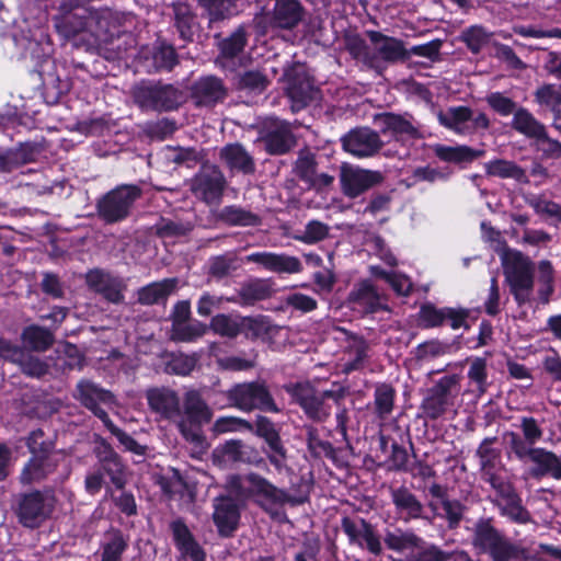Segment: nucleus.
<instances>
[{
  "label": "nucleus",
  "instance_id": "nucleus-1",
  "mask_svg": "<svg viewBox=\"0 0 561 561\" xmlns=\"http://www.w3.org/2000/svg\"><path fill=\"white\" fill-rule=\"evenodd\" d=\"M505 282L515 300L522 305L530 300L534 288V263L517 250L505 251L501 257Z\"/></svg>",
  "mask_w": 561,
  "mask_h": 561
},
{
  "label": "nucleus",
  "instance_id": "nucleus-2",
  "mask_svg": "<svg viewBox=\"0 0 561 561\" xmlns=\"http://www.w3.org/2000/svg\"><path fill=\"white\" fill-rule=\"evenodd\" d=\"M184 412L186 419L178 423V427L186 442L193 445L196 453H204L208 448L201 426L211 420L213 412L201 394L195 390H190L184 398Z\"/></svg>",
  "mask_w": 561,
  "mask_h": 561
},
{
  "label": "nucleus",
  "instance_id": "nucleus-3",
  "mask_svg": "<svg viewBox=\"0 0 561 561\" xmlns=\"http://www.w3.org/2000/svg\"><path fill=\"white\" fill-rule=\"evenodd\" d=\"M228 489L238 496H256L260 504L268 507L273 504H283L289 501V496L271 484L266 479L250 473L247 476H231L227 480Z\"/></svg>",
  "mask_w": 561,
  "mask_h": 561
},
{
  "label": "nucleus",
  "instance_id": "nucleus-4",
  "mask_svg": "<svg viewBox=\"0 0 561 561\" xmlns=\"http://www.w3.org/2000/svg\"><path fill=\"white\" fill-rule=\"evenodd\" d=\"M473 546L493 561H511L519 556V548L506 539L490 522L477 524Z\"/></svg>",
  "mask_w": 561,
  "mask_h": 561
},
{
  "label": "nucleus",
  "instance_id": "nucleus-5",
  "mask_svg": "<svg viewBox=\"0 0 561 561\" xmlns=\"http://www.w3.org/2000/svg\"><path fill=\"white\" fill-rule=\"evenodd\" d=\"M141 196V188L133 184H124L106 193L98 202L100 217L108 222L124 220L130 214L134 203Z\"/></svg>",
  "mask_w": 561,
  "mask_h": 561
},
{
  "label": "nucleus",
  "instance_id": "nucleus-6",
  "mask_svg": "<svg viewBox=\"0 0 561 561\" xmlns=\"http://www.w3.org/2000/svg\"><path fill=\"white\" fill-rule=\"evenodd\" d=\"M227 398L232 407L244 412L255 409L273 413L279 412L268 389L261 382L234 385L227 391Z\"/></svg>",
  "mask_w": 561,
  "mask_h": 561
},
{
  "label": "nucleus",
  "instance_id": "nucleus-7",
  "mask_svg": "<svg viewBox=\"0 0 561 561\" xmlns=\"http://www.w3.org/2000/svg\"><path fill=\"white\" fill-rule=\"evenodd\" d=\"M134 99L144 110L170 111L179 106L182 94L170 84L141 82L134 89Z\"/></svg>",
  "mask_w": 561,
  "mask_h": 561
},
{
  "label": "nucleus",
  "instance_id": "nucleus-8",
  "mask_svg": "<svg viewBox=\"0 0 561 561\" xmlns=\"http://www.w3.org/2000/svg\"><path fill=\"white\" fill-rule=\"evenodd\" d=\"M285 389L300 404L306 414L316 421H323L331 413V408L325 400L337 399V396L330 390L317 392L310 382L290 383Z\"/></svg>",
  "mask_w": 561,
  "mask_h": 561
},
{
  "label": "nucleus",
  "instance_id": "nucleus-9",
  "mask_svg": "<svg viewBox=\"0 0 561 561\" xmlns=\"http://www.w3.org/2000/svg\"><path fill=\"white\" fill-rule=\"evenodd\" d=\"M87 409L98 416L104 425L111 422L105 409L112 410L115 405L114 396L92 381L81 380L77 385L75 396Z\"/></svg>",
  "mask_w": 561,
  "mask_h": 561
},
{
  "label": "nucleus",
  "instance_id": "nucleus-10",
  "mask_svg": "<svg viewBox=\"0 0 561 561\" xmlns=\"http://www.w3.org/2000/svg\"><path fill=\"white\" fill-rule=\"evenodd\" d=\"M459 381L458 376L450 375L440 378L428 391L422 402V410L430 419L443 415L454 403L451 390Z\"/></svg>",
  "mask_w": 561,
  "mask_h": 561
},
{
  "label": "nucleus",
  "instance_id": "nucleus-11",
  "mask_svg": "<svg viewBox=\"0 0 561 561\" xmlns=\"http://www.w3.org/2000/svg\"><path fill=\"white\" fill-rule=\"evenodd\" d=\"M104 20L95 11L83 10L82 14H65L56 19V27L58 32L67 37H73L81 32H89L92 36L98 37L105 30Z\"/></svg>",
  "mask_w": 561,
  "mask_h": 561
},
{
  "label": "nucleus",
  "instance_id": "nucleus-12",
  "mask_svg": "<svg viewBox=\"0 0 561 561\" xmlns=\"http://www.w3.org/2000/svg\"><path fill=\"white\" fill-rule=\"evenodd\" d=\"M343 193L348 197H357L382 181L378 171L365 170L350 164H343L340 174Z\"/></svg>",
  "mask_w": 561,
  "mask_h": 561
},
{
  "label": "nucleus",
  "instance_id": "nucleus-13",
  "mask_svg": "<svg viewBox=\"0 0 561 561\" xmlns=\"http://www.w3.org/2000/svg\"><path fill=\"white\" fill-rule=\"evenodd\" d=\"M54 505L55 499L50 494L39 492L27 494L20 503V520L26 527L38 526L49 516Z\"/></svg>",
  "mask_w": 561,
  "mask_h": 561
},
{
  "label": "nucleus",
  "instance_id": "nucleus-14",
  "mask_svg": "<svg viewBox=\"0 0 561 561\" xmlns=\"http://www.w3.org/2000/svg\"><path fill=\"white\" fill-rule=\"evenodd\" d=\"M493 489L496 491L494 502L502 516L517 524H527L531 520L529 512L523 506L522 499L508 481L496 484Z\"/></svg>",
  "mask_w": 561,
  "mask_h": 561
},
{
  "label": "nucleus",
  "instance_id": "nucleus-15",
  "mask_svg": "<svg viewBox=\"0 0 561 561\" xmlns=\"http://www.w3.org/2000/svg\"><path fill=\"white\" fill-rule=\"evenodd\" d=\"M225 185L222 173L213 165L205 167L192 182L193 193L205 201L213 203L219 199Z\"/></svg>",
  "mask_w": 561,
  "mask_h": 561
},
{
  "label": "nucleus",
  "instance_id": "nucleus-16",
  "mask_svg": "<svg viewBox=\"0 0 561 561\" xmlns=\"http://www.w3.org/2000/svg\"><path fill=\"white\" fill-rule=\"evenodd\" d=\"M493 442L494 439L491 438L484 439L477 450L482 478L489 482L492 488L506 482L501 474L504 470L501 462V451L492 446Z\"/></svg>",
  "mask_w": 561,
  "mask_h": 561
},
{
  "label": "nucleus",
  "instance_id": "nucleus-17",
  "mask_svg": "<svg viewBox=\"0 0 561 561\" xmlns=\"http://www.w3.org/2000/svg\"><path fill=\"white\" fill-rule=\"evenodd\" d=\"M243 261L245 263H255L274 273L295 274L302 271V265L298 257L284 253L255 252L247 255Z\"/></svg>",
  "mask_w": 561,
  "mask_h": 561
},
{
  "label": "nucleus",
  "instance_id": "nucleus-18",
  "mask_svg": "<svg viewBox=\"0 0 561 561\" xmlns=\"http://www.w3.org/2000/svg\"><path fill=\"white\" fill-rule=\"evenodd\" d=\"M342 144L347 152L358 158L373 156L381 147L378 134L369 128L351 130L342 138Z\"/></svg>",
  "mask_w": 561,
  "mask_h": 561
},
{
  "label": "nucleus",
  "instance_id": "nucleus-19",
  "mask_svg": "<svg viewBox=\"0 0 561 561\" xmlns=\"http://www.w3.org/2000/svg\"><path fill=\"white\" fill-rule=\"evenodd\" d=\"M344 337L343 355L340 359V368L348 374L364 367L368 358V344L363 337L341 332Z\"/></svg>",
  "mask_w": 561,
  "mask_h": 561
},
{
  "label": "nucleus",
  "instance_id": "nucleus-20",
  "mask_svg": "<svg viewBox=\"0 0 561 561\" xmlns=\"http://www.w3.org/2000/svg\"><path fill=\"white\" fill-rule=\"evenodd\" d=\"M368 36L374 49L371 55L377 56V65L379 60L392 64L408 58L409 53L400 39L386 36L376 31L368 32Z\"/></svg>",
  "mask_w": 561,
  "mask_h": 561
},
{
  "label": "nucleus",
  "instance_id": "nucleus-21",
  "mask_svg": "<svg viewBox=\"0 0 561 561\" xmlns=\"http://www.w3.org/2000/svg\"><path fill=\"white\" fill-rule=\"evenodd\" d=\"M353 309L363 312H376L383 308L382 298L369 280L357 283L348 295Z\"/></svg>",
  "mask_w": 561,
  "mask_h": 561
},
{
  "label": "nucleus",
  "instance_id": "nucleus-22",
  "mask_svg": "<svg viewBox=\"0 0 561 561\" xmlns=\"http://www.w3.org/2000/svg\"><path fill=\"white\" fill-rule=\"evenodd\" d=\"M213 519L221 536H230L239 524L240 513L238 505L228 497L216 499Z\"/></svg>",
  "mask_w": 561,
  "mask_h": 561
},
{
  "label": "nucleus",
  "instance_id": "nucleus-23",
  "mask_svg": "<svg viewBox=\"0 0 561 561\" xmlns=\"http://www.w3.org/2000/svg\"><path fill=\"white\" fill-rule=\"evenodd\" d=\"M343 530L348 536L351 542L357 543L362 548H367L369 552L379 554L381 552V542L375 534L373 527L365 520L355 523L348 518L343 519Z\"/></svg>",
  "mask_w": 561,
  "mask_h": 561
},
{
  "label": "nucleus",
  "instance_id": "nucleus-24",
  "mask_svg": "<svg viewBox=\"0 0 561 561\" xmlns=\"http://www.w3.org/2000/svg\"><path fill=\"white\" fill-rule=\"evenodd\" d=\"M264 325V318H241L238 316L217 314L210 321V329L222 336H237L242 328L254 329Z\"/></svg>",
  "mask_w": 561,
  "mask_h": 561
},
{
  "label": "nucleus",
  "instance_id": "nucleus-25",
  "mask_svg": "<svg viewBox=\"0 0 561 561\" xmlns=\"http://www.w3.org/2000/svg\"><path fill=\"white\" fill-rule=\"evenodd\" d=\"M60 455L55 453L34 455L22 470L20 477L21 482L24 484H31L33 482L41 481L55 470Z\"/></svg>",
  "mask_w": 561,
  "mask_h": 561
},
{
  "label": "nucleus",
  "instance_id": "nucleus-26",
  "mask_svg": "<svg viewBox=\"0 0 561 561\" xmlns=\"http://www.w3.org/2000/svg\"><path fill=\"white\" fill-rule=\"evenodd\" d=\"M147 400L152 411L162 417L171 420L180 415V400L170 389H151L147 392Z\"/></svg>",
  "mask_w": 561,
  "mask_h": 561
},
{
  "label": "nucleus",
  "instance_id": "nucleus-27",
  "mask_svg": "<svg viewBox=\"0 0 561 561\" xmlns=\"http://www.w3.org/2000/svg\"><path fill=\"white\" fill-rule=\"evenodd\" d=\"M256 434L265 439L268 445V459L277 468L285 461V450L274 424L264 416H259L255 423Z\"/></svg>",
  "mask_w": 561,
  "mask_h": 561
},
{
  "label": "nucleus",
  "instance_id": "nucleus-28",
  "mask_svg": "<svg viewBox=\"0 0 561 561\" xmlns=\"http://www.w3.org/2000/svg\"><path fill=\"white\" fill-rule=\"evenodd\" d=\"M88 285L102 294L107 300L118 302L122 300V282L110 274L95 270L87 275Z\"/></svg>",
  "mask_w": 561,
  "mask_h": 561
},
{
  "label": "nucleus",
  "instance_id": "nucleus-29",
  "mask_svg": "<svg viewBox=\"0 0 561 561\" xmlns=\"http://www.w3.org/2000/svg\"><path fill=\"white\" fill-rule=\"evenodd\" d=\"M214 457L215 461L222 467L234 462H251L255 458L253 448L240 440L227 442L215 450Z\"/></svg>",
  "mask_w": 561,
  "mask_h": 561
},
{
  "label": "nucleus",
  "instance_id": "nucleus-30",
  "mask_svg": "<svg viewBox=\"0 0 561 561\" xmlns=\"http://www.w3.org/2000/svg\"><path fill=\"white\" fill-rule=\"evenodd\" d=\"M438 122L444 127L458 135L471 133V110L466 106H453L437 114Z\"/></svg>",
  "mask_w": 561,
  "mask_h": 561
},
{
  "label": "nucleus",
  "instance_id": "nucleus-31",
  "mask_svg": "<svg viewBox=\"0 0 561 561\" xmlns=\"http://www.w3.org/2000/svg\"><path fill=\"white\" fill-rule=\"evenodd\" d=\"M392 503L404 520L420 518L423 505L417 497L407 488L401 486L391 490Z\"/></svg>",
  "mask_w": 561,
  "mask_h": 561
},
{
  "label": "nucleus",
  "instance_id": "nucleus-32",
  "mask_svg": "<svg viewBox=\"0 0 561 561\" xmlns=\"http://www.w3.org/2000/svg\"><path fill=\"white\" fill-rule=\"evenodd\" d=\"M304 14V9L298 0H275L273 9V23L282 28L296 26Z\"/></svg>",
  "mask_w": 561,
  "mask_h": 561
},
{
  "label": "nucleus",
  "instance_id": "nucleus-33",
  "mask_svg": "<svg viewBox=\"0 0 561 561\" xmlns=\"http://www.w3.org/2000/svg\"><path fill=\"white\" fill-rule=\"evenodd\" d=\"M294 145V137L289 124L274 121L265 136L266 150L272 154H282L288 151Z\"/></svg>",
  "mask_w": 561,
  "mask_h": 561
},
{
  "label": "nucleus",
  "instance_id": "nucleus-34",
  "mask_svg": "<svg viewBox=\"0 0 561 561\" xmlns=\"http://www.w3.org/2000/svg\"><path fill=\"white\" fill-rule=\"evenodd\" d=\"M225 94L226 90L221 81L215 77L202 78L193 88V95L196 102L202 105H210L221 101Z\"/></svg>",
  "mask_w": 561,
  "mask_h": 561
},
{
  "label": "nucleus",
  "instance_id": "nucleus-35",
  "mask_svg": "<svg viewBox=\"0 0 561 561\" xmlns=\"http://www.w3.org/2000/svg\"><path fill=\"white\" fill-rule=\"evenodd\" d=\"M537 467L533 470V476L542 477L550 474L557 480H561V459L553 453L543 448H534L529 458Z\"/></svg>",
  "mask_w": 561,
  "mask_h": 561
},
{
  "label": "nucleus",
  "instance_id": "nucleus-36",
  "mask_svg": "<svg viewBox=\"0 0 561 561\" xmlns=\"http://www.w3.org/2000/svg\"><path fill=\"white\" fill-rule=\"evenodd\" d=\"M171 528L175 543L185 557L191 558L193 561H205V552L182 522H173Z\"/></svg>",
  "mask_w": 561,
  "mask_h": 561
},
{
  "label": "nucleus",
  "instance_id": "nucleus-37",
  "mask_svg": "<svg viewBox=\"0 0 561 561\" xmlns=\"http://www.w3.org/2000/svg\"><path fill=\"white\" fill-rule=\"evenodd\" d=\"M512 127L519 134L531 139H537L539 136H542L546 130V126L529 111L523 107L514 112Z\"/></svg>",
  "mask_w": 561,
  "mask_h": 561
},
{
  "label": "nucleus",
  "instance_id": "nucleus-38",
  "mask_svg": "<svg viewBox=\"0 0 561 561\" xmlns=\"http://www.w3.org/2000/svg\"><path fill=\"white\" fill-rule=\"evenodd\" d=\"M287 94L291 100L293 111H299L308 104L311 100L316 99L318 91L314 89L312 82L308 78L290 81L287 87Z\"/></svg>",
  "mask_w": 561,
  "mask_h": 561
},
{
  "label": "nucleus",
  "instance_id": "nucleus-39",
  "mask_svg": "<svg viewBox=\"0 0 561 561\" xmlns=\"http://www.w3.org/2000/svg\"><path fill=\"white\" fill-rule=\"evenodd\" d=\"M433 151L437 158L445 162L463 163L471 162L483 152L477 151L468 146H445L435 145Z\"/></svg>",
  "mask_w": 561,
  "mask_h": 561
},
{
  "label": "nucleus",
  "instance_id": "nucleus-40",
  "mask_svg": "<svg viewBox=\"0 0 561 561\" xmlns=\"http://www.w3.org/2000/svg\"><path fill=\"white\" fill-rule=\"evenodd\" d=\"M176 283V278H167L161 282L152 283L139 290L138 299L145 305L162 301L174 291Z\"/></svg>",
  "mask_w": 561,
  "mask_h": 561
},
{
  "label": "nucleus",
  "instance_id": "nucleus-41",
  "mask_svg": "<svg viewBox=\"0 0 561 561\" xmlns=\"http://www.w3.org/2000/svg\"><path fill=\"white\" fill-rule=\"evenodd\" d=\"M221 159L232 170L242 172H251L253 170V161L242 146L228 145L221 150Z\"/></svg>",
  "mask_w": 561,
  "mask_h": 561
},
{
  "label": "nucleus",
  "instance_id": "nucleus-42",
  "mask_svg": "<svg viewBox=\"0 0 561 561\" xmlns=\"http://www.w3.org/2000/svg\"><path fill=\"white\" fill-rule=\"evenodd\" d=\"M385 543L391 550L398 552H410L413 554L415 548L420 547L422 543V539L419 538L413 533H404L402 530H396L392 533H387L385 536Z\"/></svg>",
  "mask_w": 561,
  "mask_h": 561
},
{
  "label": "nucleus",
  "instance_id": "nucleus-43",
  "mask_svg": "<svg viewBox=\"0 0 561 561\" xmlns=\"http://www.w3.org/2000/svg\"><path fill=\"white\" fill-rule=\"evenodd\" d=\"M345 48L352 57L370 68H377V56L371 55L365 41L356 34L345 36Z\"/></svg>",
  "mask_w": 561,
  "mask_h": 561
},
{
  "label": "nucleus",
  "instance_id": "nucleus-44",
  "mask_svg": "<svg viewBox=\"0 0 561 561\" xmlns=\"http://www.w3.org/2000/svg\"><path fill=\"white\" fill-rule=\"evenodd\" d=\"M271 295V286L264 279H254L244 284L239 290L241 304L253 305L255 301L263 300Z\"/></svg>",
  "mask_w": 561,
  "mask_h": 561
},
{
  "label": "nucleus",
  "instance_id": "nucleus-45",
  "mask_svg": "<svg viewBox=\"0 0 561 561\" xmlns=\"http://www.w3.org/2000/svg\"><path fill=\"white\" fill-rule=\"evenodd\" d=\"M396 391L393 387L381 383L376 387L374 399L375 410L380 419H386L393 410Z\"/></svg>",
  "mask_w": 561,
  "mask_h": 561
},
{
  "label": "nucleus",
  "instance_id": "nucleus-46",
  "mask_svg": "<svg viewBox=\"0 0 561 561\" xmlns=\"http://www.w3.org/2000/svg\"><path fill=\"white\" fill-rule=\"evenodd\" d=\"M25 346L33 351H45L53 343V335L49 331L39 327H28L22 334Z\"/></svg>",
  "mask_w": 561,
  "mask_h": 561
},
{
  "label": "nucleus",
  "instance_id": "nucleus-47",
  "mask_svg": "<svg viewBox=\"0 0 561 561\" xmlns=\"http://www.w3.org/2000/svg\"><path fill=\"white\" fill-rule=\"evenodd\" d=\"M485 171L489 175L499 178H511L520 181L525 178V172L522 168L511 161L494 160L485 164Z\"/></svg>",
  "mask_w": 561,
  "mask_h": 561
},
{
  "label": "nucleus",
  "instance_id": "nucleus-48",
  "mask_svg": "<svg viewBox=\"0 0 561 561\" xmlns=\"http://www.w3.org/2000/svg\"><path fill=\"white\" fill-rule=\"evenodd\" d=\"M207 329V325L199 321H194L191 323L179 322L176 324H173L172 337L176 341L193 342L198 337L203 336L206 333Z\"/></svg>",
  "mask_w": 561,
  "mask_h": 561
},
{
  "label": "nucleus",
  "instance_id": "nucleus-49",
  "mask_svg": "<svg viewBox=\"0 0 561 561\" xmlns=\"http://www.w3.org/2000/svg\"><path fill=\"white\" fill-rule=\"evenodd\" d=\"M468 378L477 387L479 393H484L488 388V364L483 357H473L468 359Z\"/></svg>",
  "mask_w": 561,
  "mask_h": 561
},
{
  "label": "nucleus",
  "instance_id": "nucleus-50",
  "mask_svg": "<svg viewBox=\"0 0 561 561\" xmlns=\"http://www.w3.org/2000/svg\"><path fill=\"white\" fill-rule=\"evenodd\" d=\"M491 34L482 26L473 25L461 33V41L473 54H478L490 41Z\"/></svg>",
  "mask_w": 561,
  "mask_h": 561
},
{
  "label": "nucleus",
  "instance_id": "nucleus-51",
  "mask_svg": "<svg viewBox=\"0 0 561 561\" xmlns=\"http://www.w3.org/2000/svg\"><path fill=\"white\" fill-rule=\"evenodd\" d=\"M538 275L537 279L540 284L539 296L543 302H548L550 295L553 293V267L547 260L538 263Z\"/></svg>",
  "mask_w": 561,
  "mask_h": 561
},
{
  "label": "nucleus",
  "instance_id": "nucleus-52",
  "mask_svg": "<svg viewBox=\"0 0 561 561\" xmlns=\"http://www.w3.org/2000/svg\"><path fill=\"white\" fill-rule=\"evenodd\" d=\"M378 123L383 133L393 135H412L414 133L413 126L408 121L393 114L381 115Z\"/></svg>",
  "mask_w": 561,
  "mask_h": 561
},
{
  "label": "nucleus",
  "instance_id": "nucleus-53",
  "mask_svg": "<svg viewBox=\"0 0 561 561\" xmlns=\"http://www.w3.org/2000/svg\"><path fill=\"white\" fill-rule=\"evenodd\" d=\"M536 100L540 105L547 106L552 113L561 111V89L551 84L543 85L536 91Z\"/></svg>",
  "mask_w": 561,
  "mask_h": 561
},
{
  "label": "nucleus",
  "instance_id": "nucleus-54",
  "mask_svg": "<svg viewBox=\"0 0 561 561\" xmlns=\"http://www.w3.org/2000/svg\"><path fill=\"white\" fill-rule=\"evenodd\" d=\"M237 1L238 0H201V3L207 10L210 21H217L232 14Z\"/></svg>",
  "mask_w": 561,
  "mask_h": 561
},
{
  "label": "nucleus",
  "instance_id": "nucleus-55",
  "mask_svg": "<svg viewBox=\"0 0 561 561\" xmlns=\"http://www.w3.org/2000/svg\"><path fill=\"white\" fill-rule=\"evenodd\" d=\"M528 204L538 215L546 219L561 221V207L557 203L543 197H533L528 201Z\"/></svg>",
  "mask_w": 561,
  "mask_h": 561
},
{
  "label": "nucleus",
  "instance_id": "nucleus-56",
  "mask_svg": "<svg viewBox=\"0 0 561 561\" xmlns=\"http://www.w3.org/2000/svg\"><path fill=\"white\" fill-rule=\"evenodd\" d=\"M106 454L107 455L102 459V468L111 477L112 482L116 486L122 488L125 482L123 474L124 467L112 450H107Z\"/></svg>",
  "mask_w": 561,
  "mask_h": 561
},
{
  "label": "nucleus",
  "instance_id": "nucleus-57",
  "mask_svg": "<svg viewBox=\"0 0 561 561\" xmlns=\"http://www.w3.org/2000/svg\"><path fill=\"white\" fill-rule=\"evenodd\" d=\"M251 431L252 425L245 420L234 417V416H224L219 417L215 421L213 425V432L216 434H224L228 432H238V431Z\"/></svg>",
  "mask_w": 561,
  "mask_h": 561
},
{
  "label": "nucleus",
  "instance_id": "nucleus-58",
  "mask_svg": "<svg viewBox=\"0 0 561 561\" xmlns=\"http://www.w3.org/2000/svg\"><path fill=\"white\" fill-rule=\"evenodd\" d=\"M514 33L520 35L523 37H531V38H559L561 39V28L560 27H551V28H540L536 26H525L518 25L514 26Z\"/></svg>",
  "mask_w": 561,
  "mask_h": 561
},
{
  "label": "nucleus",
  "instance_id": "nucleus-59",
  "mask_svg": "<svg viewBox=\"0 0 561 561\" xmlns=\"http://www.w3.org/2000/svg\"><path fill=\"white\" fill-rule=\"evenodd\" d=\"M448 553L442 551L435 546H424V542L420 543L419 548H415L413 554L409 556L408 561H446Z\"/></svg>",
  "mask_w": 561,
  "mask_h": 561
},
{
  "label": "nucleus",
  "instance_id": "nucleus-60",
  "mask_svg": "<svg viewBox=\"0 0 561 561\" xmlns=\"http://www.w3.org/2000/svg\"><path fill=\"white\" fill-rule=\"evenodd\" d=\"M284 302L286 306L304 313L313 311L318 306V302L314 298L301 293H293L287 295L284 298Z\"/></svg>",
  "mask_w": 561,
  "mask_h": 561
},
{
  "label": "nucleus",
  "instance_id": "nucleus-61",
  "mask_svg": "<svg viewBox=\"0 0 561 561\" xmlns=\"http://www.w3.org/2000/svg\"><path fill=\"white\" fill-rule=\"evenodd\" d=\"M247 38L242 28L237 30L230 37L222 41L220 44L221 53L225 57H234L239 54L244 45Z\"/></svg>",
  "mask_w": 561,
  "mask_h": 561
},
{
  "label": "nucleus",
  "instance_id": "nucleus-62",
  "mask_svg": "<svg viewBox=\"0 0 561 561\" xmlns=\"http://www.w3.org/2000/svg\"><path fill=\"white\" fill-rule=\"evenodd\" d=\"M127 543L121 534H113L110 541L105 543L102 561H119Z\"/></svg>",
  "mask_w": 561,
  "mask_h": 561
},
{
  "label": "nucleus",
  "instance_id": "nucleus-63",
  "mask_svg": "<svg viewBox=\"0 0 561 561\" xmlns=\"http://www.w3.org/2000/svg\"><path fill=\"white\" fill-rule=\"evenodd\" d=\"M482 237L483 240L490 243V247L502 257V254L505 251H512L513 249L508 248L502 234L494 230L491 226H488L485 222L481 225Z\"/></svg>",
  "mask_w": 561,
  "mask_h": 561
},
{
  "label": "nucleus",
  "instance_id": "nucleus-64",
  "mask_svg": "<svg viewBox=\"0 0 561 561\" xmlns=\"http://www.w3.org/2000/svg\"><path fill=\"white\" fill-rule=\"evenodd\" d=\"M329 233V227L317 220H312L307 224L304 234L299 238L305 243H316L324 238H327Z\"/></svg>",
  "mask_w": 561,
  "mask_h": 561
}]
</instances>
